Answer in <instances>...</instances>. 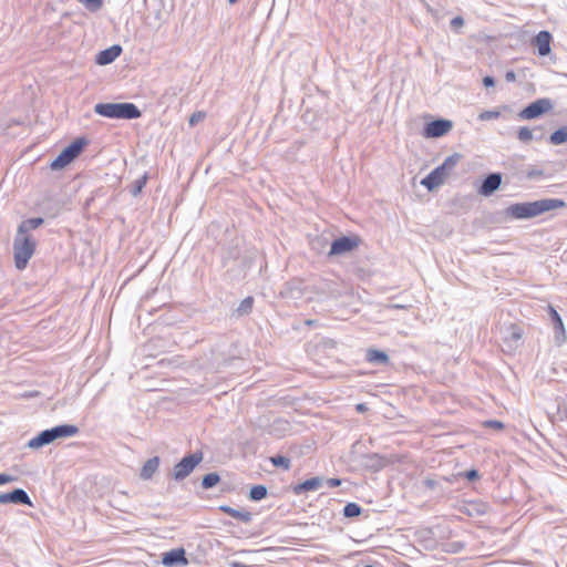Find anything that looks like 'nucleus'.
Listing matches in <instances>:
<instances>
[{
	"instance_id": "obj_43",
	"label": "nucleus",
	"mask_w": 567,
	"mask_h": 567,
	"mask_svg": "<svg viewBox=\"0 0 567 567\" xmlns=\"http://www.w3.org/2000/svg\"><path fill=\"white\" fill-rule=\"evenodd\" d=\"M234 567H254V566L247 565V564H244V563H235Z\"/></svg>"
},
{
	"instance_id": "obj_38",
	"label": "nucleus",
	"mask_w": 567,
	"mask_h": 567,
	"mask_svg": "<svg viewBox=\"0 0 567 567\" xmlns=\"http://www.w3.org/2000/svg\"><path fill=\"white\" fill-rule=\"evenodd\" d=\"M463 24H464V20L462 17H455L451 20V27L453 29H458V28L463 27Z\"/></svg>"
},
{
	"instance_id": "obj_13",
	"label": "nucleus",
	"mask_w": 567,
	"mask_h": 567,
	"mask_svg": "<svg viewBox=\"0 0 567 567\" xmlns=\"http://www.w3.org/2000/svg\"><path fill=\"white\" fill-rule=\"evenodd\" d=\"M549 308V317L553 322L555 341L558 346L566 341V330L560 315L551 306Z\"/></svg>"
},
{
	"instance_id": "obj_26",
	"label": "nucleus",
	"mask_w": 567,
	"mask_h": 567,
	"mask_svg": "<svg viewBox=\"0 0 567 567\" xmlns=\"http://www.w3.org/2000/svg\"><path fill=\"white\" fill-rule=\"evenodd\" d=\"M146 182H147V174H144L140 178L135 179L130 185V193H131V195L134 196V197L138 196L142 193L143 188L145 187Z\"/></svg>"
},
{
	"instance_id": "obj_37",
	"label": "nucleus",
	"mask_w": 567,
	"mask_h": 567,
	"mask_svg": "<svg viewBox=\"0 0 567 567\" xmlns=\"http://www.w3.org/2000/svg\"><path fill=\"white\" fill-rule=\"evenodd\" d=\"M465 477L468 480V481H475L480 477V473L475 468H472V470H468L465 472Z\"/></svg>"
},
{
	"instance_id": "obj_14",
	"label": "nucleus",
	"mask_w": 567,
	"mask_h": 567,
	"mask_svg": "<svg viewBox=\"0 0 567 567\" xmlns=\"http://www.w3.org/2000/svg\"><path fill=\"white\" fill-rule=\"evenodd\" d=\"M123 49L120 44H113L107 49L100 51L95 55V63L99 65H107L114 62L122 53Z\"/></svg>"
},
{
	"instance_id": "obj_5",
	"label": "nucleus",
	"mask_w": 567,
	"mask_h": 567,
	"mask_svg": "<svg viewBox=\"0 0 567 567\" xmlns=\"http://www.w3.org/2000/svg\"><path fill=\"white\" fill-rule=\"evenodd\" d=\"M86 144L87 141L84 137L75 138L51 162V169H62L72 163L82 153Z\"/></svg>"
},
{
	"instance_id": "obj_4",
	"label": "nucleus",
	"mask_w": 567,
	"mask_h": 567,
	"mask_svg": "<svg viewBox=\"0 0 567 567\" xmlns=\"http://www.w3.org/2000/svg\"><path fill=\"white\" fill-rule=\"evenodd\" d=\"M35 246V240L32 239L31 236L17 233L13 240V255L17 269L22 270L27 267L34 254Z\"/></svg>"
},
{
	"instance_id": "obj_7",
	"label": "nucleus",
	"mask_w": 567,
	"mask_h": 567,
	"mask_svg": "<svg viewBox=\"0 0 567 567\" xmlns=\"http://www.w3.org/2000/svg\"><path fill=\"white\" fill-rule=\"evenodd\" d=\"M553 107L554 104L550 99H537L536 101L529 103L526 107H524L518 113V116L523 120H534L549 112Z\"/></svg>"
},
{
	"instance_id": "obj_44",
	"label": "nucleus",
	"mask_w": 567,
	"mask_h": 567,
	"mask_svg": "<svg viewBox=\"0 0 567 567\" xmlns=\"http://www.w3.org/2000/svg\"><path fill=\"white\" fill-rule=\"evenodd\" d=\"M365 409H367V408H365V405H364V404H358V405H357V410H358V411H360V412L365 411Z\"/></svg>"
},
{
	"instance_id": "obj_41",
	"label": "nucleus",
	"mask_w": 567,
	"mask_h": 567,
	"mask_svg": "<svg viewBox=\"0 0 567 567\" xmlns=\"http://www.w3.org/2000/svg\"><path fill=\"white\" fill-rule=\"evenodd\" d=\"M505 80L507 82H514L516 80V74L514 71L509 70L505 73Z\"/></svg>"
},
{
	"instance_id": "obj_25",
	"label": "nucleus",
	"mask_w": 567,
	"mask_h": 567,
	"mask_svg": "<svg viewBox=\"0 0 567 567\" xmlns=\"http://www.w3.org/2000/svg\"><path fill=\"white\" fill-rule=\"evenodd\" d=\"M268 494V489L265 485H254L249 492V499L252 502H259L264 499Z\"/></svg>"
},
{
	"instance_id": "obj_11",
	"label": "nucleus",
	"mask_w": 567,
	"mask_h": 567,
	"mask_svg": "<svg viewBox=\"0 0 567 567\" xmlns=\"http://www.w3.org/2000/svg\"><path fill=\"white\" fill-rule=\"evenodd\" d=\"M10 503L32 506L31 498L23 488H14L9 493L0 494V504Z\"/></svg>"
},
{
	"instance_id": "obj_32",
	"label": "nucleus",
	"mask_w": 567,
	"mask_h": 567,
	"mask_svg": "<svg viewBox=\"0 0 567 567\" xmlns=\"http://www.w3.org/2000/svg\"><path fill=\"white\" fill-rule=\"evenodd\" d=\"M499 115H501L499 111L487 110V111H483L482 113H480L478 120L480 121H491V120L498 118Z\"/></svg>"
},
{
	"instance_id": "obj_34",
	"label": "nucleus",
	"mask_w": 567,
	"mask_h": 567,
	"mask_svg": "<svg viewBox=\"0 0 567 567\" xmlns=\"http://www.w3.org/2000/svg\"><path fill=\"white\" fill-rule=\"evenodd\" d=\"M544 176V171L543 169H529L527 173H526V177L528 179H534V178H538V177H543Z\"/></svg>"
},
{
	"instance_id": "obj_20",
	"label": "nucleus",
	"mask_w": 567,
	"mask_h": 567,
	"mask_svg": "<svg viewBox=\"0 0 567 567\" xmlns=\"http://www.w3.org/2000/svg\"><path fill=\"white\" fill-rule=\"evenodd\" d=\"M219 511L245 523V524H248L251 522L252 519V515L250 512L248 511H241V509H236V508H233L228 505H221L219 506Z\"/></svg>"
},
{
	"instance_id": "obj_31",
	"label": "nucleus",
	"mask_w": 567,
	"mask_h": 567,
	"mask_svg": "<svg viewBox=\"0 0 567 567\" xmlns=\"http://www.w3.org/2000/svg\"><path fill=\"white\" fill-rule=\"evenodd\" d=\"M517 138L523 143H529L533 140V132L527 126H522L517 132Z\"/></svg>"
},
{
	"instance_id": "obj_12",
	"label": "nucleus",
	"mask_w": 567,
	"mask_h": 567,
	"mask_svg": "<svg viewBox=\"0 0 567 567\" xmlns=\"http://www.w3.org/2000/svg\"><path fill=\"white\" fill-rule=\"evenodd\" d=\"M162 564L166 567L185 566L188 564L184 548H175L162 555Z\"/></svg>"
},
{
	"instance_id": "obj_28",
	"label": "nucleus",
	"mask_w": 567,
	"mask_h": 567,
	"mask_svg": "<svg viewBox=\"0 0 567 567\" xmlns=\"http://www.w3.org/2000/svg\"><path fill=\"white\" fill-rule=\"evenodd\" d=\"M220 481V476L216 472L204 475L202 480V486L204 489H209L216 486Z\"/></svg>"
},
{
	"instance_id": "obj_10",
	"label": "nucleus",
	"mask_w": 567,
	"mask_h": 567,
	"mask_svg": "<svg viewBox=\"0 0 567 567\" xmlns=\"http://www.w3.org/2000/svg\"><path fill=\"white\" fill-rule=\"evenodd\" d=\"M502 184L501 173H489L481 183L478 194L488 197L494 194Z\"/></svg>"
},
{
	"instance_id": "obj_3",
	"label": "nucleus",
	"mask_w": 567,
	"mask_h": 567,
	"mask_svg": "<svg viewBox=\"0 0 567 567\" xmlns=\"http://www.w3.org/2000/svg\"><path fill=\"white\" fill-rule=\"evenodd\" d=\"M461 158L462 155L460 153H453L447 156L441 165L435 167L421 181V185L430 192L435 189L444 183L445 178L454 171Z\"/></svg>"
},
{
	"instance_id": "obj_18",
	"label": "nucleus",
	"mask_w": 567,
	"mask_h": 567,
	"mask_svg": "<svg viewBox=\"0 0 567 567\" xmlns=\"http://www.w3.org/2000/svg\"><path fill=\"white\" fill-rule=\"evenodd\" d=\"M51 434L55 440L74 436L79 433V427L73 424H60L50 429Z\"/></svg>"
},
{
	"instance_id": "obj_35",
	"label": "nucleus",
	"mask_w": 567,
	"mask_h": 567,
	"mask_svg": "<svg viewBox=\"0 0 567 567\" xmlns=\"http://www.w3.org/2000/svg\"><path fill=\"white\" fill-rule=\"evenodd\" d=\"M484 424L486 427H492V429H496V430L504 429V424L497 420H489V421H486Z\"/></svg>"
},
{
	"instance_id": "obj_9",
	"label": "nucleus",
	"mask_w": 567,
	"mask_h": 567,
	"mask_svg": "<svg viewBox=\"0 0 567 567\" xmlns=\"http://www.w3.org/2000/svg\"><path fill=\"white\" fill-rule=\"evenodd\" d=\"M358 246V239L349 236H341L331 243L329 256H337L349 252Z\"/></svg>"
},
{
	"instance_id": "obj_2",
	"label": "nucleus",
	"mask_w": 567,
	"mask_h": 567,
	"mask_svg": "<svg viewBox=\"0 0 567 567\" xmlns=\"http://www.w3.org/2000/svg\"><path fill=\"white\" fill-rule=\"evenodd\" d=\"M94 112L103 117L115 120H136L142 116L141 110L132 102L97 103Z\"/></svg>"
},
{
	"instance_id": "obj_30",
	"label": "nucleus",
	"mask_w": 567,
	"mask_h": 567,
	"mask_svg": "<svg viewBox=\"0 0 567 567\" xmlns=\"http://www.w3.org/2000/svg\"><path fill=\"white\" fill-rule=\"evenodd\" d=\"M270 462L276 467H281L284 470L290 468V460L284 455H275L270 458Z\"/></svg>"
},
{
	"instance_id": "obj_27",
	"label": "nucleus",
	"mask_w": 567,
	"mask_h": 567,
	"mask_svg": "<svg viewBox=\"0 0 567 567\" xmlns=\"http://www.w3.org/2000/svg\"><path fill=\"white\" fill-rule=\"evenodd\" d=\"M361 513H362V507L359 504L353 503V502L348 503L343 507V516L347 518L358 517L361 515Z\"/></svg>"
},
{
	"instance_id": "obj_24",
	"label": "nucleus",
	"mask_w": 567,
	"mask_h": 567,
	"mask_svg": "<svg viewBox=\"0 0 567 567\" xmlns=\"http://www.w3.org/2000/svg\"><path fill=\"white\" fill-rule=\"evenodd\" d=\"M567 142V125L554 131L549 136V143L553 145H561Z\"/></svg>"
},
{
	"instance_id": "obj_22",
	"label": "nucleus",
	"mask_w": 567,
	"mask_h": 567,
	"mask_svg": "<svg viewBox=\"0 0 567 567\" xmlns=\"http://www.w3.org/2000/svg\"><path fill=\"white\" fill-rule=\"evenodd\" d=\"M365 359L370 363L379 364V365H385L390 361L389 355L384 351L377 350V349H369L367 351Z\"/></svg>"
},
{
	"instance_id": "obj_33",
	"label": "nucleus",
	"mask_w": 567,
	"mask_h": 567,
	"mask_svg": "<svg viewBox=\"0 0 567 567\" xmlns=\"http://www.w3.org/2000/svg\"><path fill=\"white\" fill-rule=\"evenodd\" d=\"M206 117V114L205 112H202V111H198V112H194L190 116H189V120H188V123L190 126H195L196 124H198L199 122L204 121V118Z\"/></svg>"
},
{
	"instance_id": "obj_46",
	"label": "nucleus",
	"mask_w": 567,
	"mask_h": 567,
	"mask_svg": "<svg viewBox=\"0 0 567 567\" xmlns=\"http://www.w3.org/2000/svg\"><path fill=\"white\" fill-rule=\"evenodd\" d=\"M363 567H374V566H372V565H364Z\"/></svg>"
},
{
	"instance_id": "obj_42",
	"label": "nucleus",
	"mask_w": 567,
	"mask_h": 567,
	"mask_svg": "<svg viewBox=\"0 0 567 567\" xmlns=\"http://www.w3.org/2000/svg\"><path fill=\"white\" fill-rule=\"evenodd\" d=\"M327 484L329 485V487H337L341 484V480L339 478H329L327 481Z\"/></svg>"
},
{
	"instance_id": "obj_6",
	"label": "nucleus",
	"mask_w": 567,
	"mask_h": 567,
	"mask_svg": "<svg viewBox=\"0 0 567 567\" xmlns=\"http://www.w3.org/2000/svg\"><path fill=\"white\" fill-rule=\"evenodd\" d=\"M203 461V453L195 452L184 456L175 466L172 476L175 481L185 480L195 467Z\"/></svg>"
},
{
	"instance_id": "obj_19",
	"label": "nucleus",
	"mask_w": 567,
	"mask_h": 567,
	"mask_svg": "<svg viewBox=\"0 0 567 567\" xmlns=\"http://www.w3.org/2000/svg\"><path fill=\"white\" fill-rule=\"evenodd\" d=\"M322 486V480L318 476L306 480L293 487V493L301 495L306 492L318 491Z\"/></svg>"
},
{
	"instance_id": "obj_8",
	"label": "nucleus",
	"mask_w": 567,
	"mask_h": 567,
	"mask_svg": "<svg viewBox=\"0 0 567 567\" xmlns=\"http://www.w3.org/2000/svg\"><path fill=\"white\" fill-rule=\"evenodd\" d=\"M453 127L450 120L437 118L425 124L423 128V136L426 138H437L447 134Z\"/></svg>"
},
{
	"instance_id": "obj_36",
	"label": "nucleus",
	"mask_w": 567,
	"mask_h": 567,
	"mask_svg": "<svg viewBox=\"0 0 567 567\" xmlns=\"http://www.w3.org/2000/svg\"><path fill=\"white\" fill-rule=\"evenodd\" d=\"M16 481H17V477L6 474V473H0V485H4V484L12 483Z\"/></svg>"
},
{
	"instance_id": "obj_17",
	"label": "nucleus",
	"mask_w": 567,
	"mask_h": 567,
	"mask_svg": "<svg viewBox=\"0 0 567 567\" xmlns=\"http://www.w3.org/2000/svg\"><path fill=\"white\" fill-rule=\"evenodd\" d=\"M52 442H54V439L51 434V430L50 429H47V430H43L41 431L37 436H34L33 439H31L28 443H27V446L31 450H38V449H41L45 445H49L51 444Z\"/></svg>"
},
{
	"instance_id": "obj_16",
	"label": "nucleus",
	"mask_w": 567,
	"mask_h": 567,
	"mask_svg": "<svg viewBox=\"0 0 567 567\" xmlns=\"http://www.w3.org/2000/svg\"><path fill=\"white\" fill-rule=\"evenodd\" d=\"M551 34L549 31H539L533 40L535 48L540 56H546L550 53Z\"/></svg>"
},
{
	"instance_id": "obj_15",
	"label": "nucleus",
	"mask_w": 567,
	"mask_h": 567,
	"mask_svg": "<svg viewBox=\"0 0 567 567\" xmlns=\"http://www.w3.org/2000/svg\"><path fill=\"white\" fill-rule=\"evenodd\" d=\"M523 331L518 326L512 324L504 331L503 342L504 346L509 350H515L519 341L522 340Z\"/></svg>"
},
{
	"instance_id": "obj_23",
	"label": "nucleus",
	"mask_w": 567,
	"mask_h": 567,
	"mask_svg": "<svg viewBox=\"0 0 567 567\" xmlns=\"http://www.w3.org/2000/svg\"><path fill=\"white\" fill-rule=\"evenodd\" d=\"M44 223V219L42 217H34L23 220L19 227L18 233L28 235V231L37 229Z\"/></svg>"
},
{
	"instance_id": "obj_39",
	"label": "nucleus",
	"mask_w": 567,
	"mask_h": 567,
	"mask_svg": "<svg viewBox=\"0 0 567 567\" xmlns=\"http://www.w3.org/2000/svg\"><path fill=\"white\" fill-rule=\"evenodd\" d=\"M483 85L485 87H493L495 85V79L491 75H486L483 78Z\"/></svg>"
},
{
	"instance_id": "obj_21",
	"label": "nucleus",
	"mask_w": 567,
	"mask_h": 567,
	"mask_svg": "<svg viewBox=\"0 0 567 567\" xmlns=\"http://www.w3.org/2000/svg\"><path fill=\"white\" fill-rule=\"evenodd\" d=\"M158 466H159V457L158 456L148 458L141 470V473H140L141 478L142 480L152 478V476L158 470Z\"/></svg>"
},
{
	"instance_id": "obj_45",
	"label": "nucleus",
	"mask_w": 567,
	"mask_h": 567,
	"mask_svg": "<svg viewBox=\"0 0 567 567\" xmlns=\"http://www.w3.org/2000/svg\"><path fill=\"white\" fill-rule=\"evenodd\" d=\"M237 1H238V0H228V2H229L230 4H234V3H236Z\"/></svg>"
},
{
	"instance_id": "obj_40",
	"label": "nucleus",
	"mask_w": 567,
	"mask_h": 567,
	"mask_svg": "<svg viewBox=\"0 0 567 567\" xmlns=\"http://www.w3.org/2000/svg\"><path fill=\"white\" fill-rule=\"evenodd\" d=\"M39 395L38 391H28L21 394L22 399H32Z\"/></svg>"
},
{
	"instance_id": "obj_1",
	"label": "nucleus",
	"mask_w": 567,
	"mask_h": 567,
	"mask_svg": "<svg viewBox=\"0 0 567 567\" xmlns=\"http://www.w3.org/2000/svg\"><path fill=\"white\" fill-rule=\"evenodd\" d=\"M566 206L567 204L563 199L544 198L535 202L512 204L506 208V215L513 219L523 220Z\"/></svg>"
},
{
	"instance_id": "obj_29",
	"label": "nucleus",
	"mask_w": 567,
	"mask_h": 567,
	"mask_svg": "<svg viewBox=\"0 0 567 567\" xmlns=\"http://www.w3.org/2000/svg\"><path fill=\"white\" fill-rule=\"evenodd\" d=\"M252 306H254V298L248 296L241 300V302L239 303V306L236 309V313L238 316L248 315L249 312H251Z\"/></svg>"
}]
</instances>
